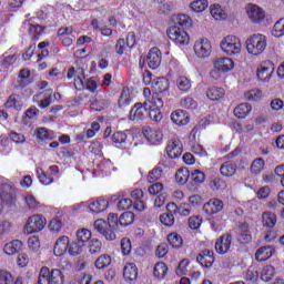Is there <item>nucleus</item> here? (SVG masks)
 Wrapping results in <instances>:
<instances>
[{"mask_svg":"<svg viewBox=\"0 0 284 284\" xmlns=\"http://www.w3.org/2000/svg\"><path fill=\"white\" fill-rule=\"evenodd\" d=\"M152 88L154 90L151 97V105L155 108H163L168 97H170V80L165 78H158L153 80Z\"/></svg>","mask_w":284,"mask_h":284,"instance_id":"f257e3e1","label":"nucleus"},{"mask_svg":"<svg viewBox=\"0 0 284 284\" xmlns=\"http://www.w3.org/2000/svg\"><path fill=\"white\" fill-rule=\"evenodd\" d=\"M265 48H267V39L261 33L253 34L246 40V50L250 54H253L254 57L263 54Z\"/></svg>","mask_w":284,"mask_h":284,"instance_id":"f03ea898","label":"nucleus"},{"mask_svg":"<svg viewBox=\"0 0 284 284\" xmlns=\"http://www.w3.org/2000/svg\"><path fill=\"white\" fill-rule=\"evenodd\" d=\"M108 221L110 227L121 231V227H128V225H132V223H134V213L128 211L122 213L120 217L116 213H110L108 216Z\"/></svg>","mask_w":284,"mask_h":284,"instance_id":"7ed1b4c3","label":"nucleus"},{"mask_svg":"<svg viewBox=\"0 0 284 284\" xmlns=\"http://www.w3.org/2000/svg\"><path fill=\"white\" fill-rule=\"evenodd\" d=\"M94 230L101 234L105 241H115L116 232L120 230H114V227L110 226V221L105 222V220H97L93 224Z\"/></svg>","mask_w":284,"mask_h":284,"instance_id":"20e7f679","label":"nucleus"},{"mask_svg":"<svg viewBox=\"0 0 284 284\" xmlns=\"http://www.w3.org/2000/svg\"><path fill=\"white\" fill-rule=\"evenodd\" d=\"M221 49L229 55L241 53V40L235 36H227L221 42Z\"/></svg>","mask_w":284,"mask_h":284,"instance_id":"39448f33","label":"nucleus"},{"mask_svg":"<svg viewBox=\"0 0 284 284\" xmlns=\"http://www.w3.org/2000/svg\"><path fill=\"white\" fill-rule=\"evenodd\" d=\"M166 34L171 41H174L178 45H187L190 43V36L185 30L179 27H171Z\"/></svg>","mask_w":284,"mask_h":284,"instance_id":"423d86ee","label":"nucleus"},{"mask_svg":"<svg viewBox=\"0 0 284 284\" xmlns=\"http://www.w3.org/2000/svg\"><path fill=\"white\" fill-rule=\"evenodd\" d=\"M45 217L43 215H32L28 219L27 224L24 225V229L28 234H34L37 232H41L43 227H45Z\"/></svg>","mask_w":284,"mask_h":284,"instance_id":"0eeeda50","label":"nucleus"},{"mask_svg":"<svg viewBox=\"0 0 284 284\" xmlns=\"http://www.w3.org/2000/svg\"><path fill=\"white\" fill-rule=\"evenodd\" d=\"M14 203V191L10 184L0 185V214L3 212L6 205H12Z\"/></svg>","mask_w":284,"mask_h":284,"instance_id":"6e6552de","label":"nucleus"},{"mask_svg":"<svg viewBox=\"0 0 284 284\" xmlns=\"http://www.w3.org/2000/svg\"><path fill=\"white\" fill-rule=\"evenodd\" d=\"M194 52L200 59L207 58L212 52V44L210 43V40L202 39L201 41L195 42Z\"/></svg>","mask_w":284,"mask_h":284,"instance_id":"1a4fd4ad","label":"nucleus"},{"mask_svg":"<svg viewBox=\"0 0 284 284\" xmlns=\"http://www.w3.org/2000/svg\"><path fill=\"white\" fill-rule=\"evenodd\" d=\"M144 138L151 143L152 145H159L161 141H163V132L152 129V126H144L142 129Z\"/></svg>","mask_w":284,"mask_h":284,"instance_id":"9d476101","label":"nucleus"},{"mask_svg":"<svg viewBox=\"0 0 284 284\" xmlns=\"http://www.w3.org/2000/svg\"><path fill=\"white\" fill-rule=\"evenodd\" d=\"M236 240L242 245H247L252 242V232L250 231V225L247 223H242L236 230Z\"/></svg>","mask_w":284,"mask_h":284,"instance_id":"9b49d317","label":"nucleus"},{"mask_svg":"<svg viewBox=\"0 0 284 284\" xmlns=\"http://www.w3.org/2000/svg\"><path fill=\"white\" fill-rule=\"evenodd\" d=\"M232 247V234H223L215 242V251L217 254H227Z\"/></svg>","mask_w":284,"mask_h":284,"instance_id":"f8f14e48","label":"nucleus"},{"mask_svg":"<svg viewBox=\"0 0 284 284\" xmlns=\"http://www.w3.org/2000/svg\"><path fill=\"white\" fill-rule=\"evenodd\" d=\"M166 153L171 159H179L183 154V143H181V140L172 139L166 146Z\"/></svg>","mask_w":284,"mask_h":284,"instance_id":"ddd939ff","label":"nucleus"},{"mask_svg":"<svg viewBox=\"0 0 284 284\" xmlns=\"http://www.w3.org/2000/svg\"><path fill=\"white\" fill-rule=\"evenodd\" d=\"M246 12H247L248 19L253 23H261V21L265 19V11H263V9H261V7L256 4H248L246 7Z\"/></svg>","mask_w":284,"mask_h":284,"instance_id":"4468645a","label":"nucleus"},{"mask_svg":"<svg viewBox=\"0 0 284 284\" xmlns=\"http://www.w3.org/2000/svg\"><path fill=\"white\" fill-rule=\"evenodd\" d=\"M148 115L149 111L143 108V103H135L130 111L129 119L130 121H144Z\"/></svg>","mask_w":284,"mask_h":284,"instance_id":"2eb2a0df","label":"nucleus"},{"mask_svg":"<svg viewBox=\"0 0 284 284\" xmlns=\"http://www.w3.org/2000/svg\"><path fill=\"white\" fill-rule=\"evenodd\" d=\"M70 247V237L62 235L60 236L53 247L54 256H63Z\"/></svg>","mask_w":284,"mask_h":284,"instance_id":"dca6fc26","label":"nucleus"},{"mask_svg":"<svg viewBox=\"0 0 284 284\" xmlns=\"http://www.w3.org/2000/svg\"><path fill=\"white\" fill-rule=\"evenodd\" d=\"M146 63L151 70H156L161 65V50L152 48L146 54Z\"/></svg>","mask_w":284,"mask_h":284,"instance_id":"f3484780","label":"nucleus"},{"mask_svg":"<svg viewBox=\"0 0 284 284\" xmlns=\"http://www.w3.org/2000/svg\"><path fill=\"white\" fill-rule=\"evenodd\" d=\"M223 201H221L220 199H211L203 205V211L209 216H212V214H219V212L223 210Z\"/></svg>","mask_w":284,"mask_h":284,"instance_id":"a211bd4d","label":"nucleus"},{"mask_svg":"<svg viewBox=\"0 0 284 284\" xmlns=\"http://www.w3.org/2000/svg\"><path fill=\"white\" fill-rule=\"evenodd\" d=\"M171 121L175 125H187L190 123V113L183 110H175L171 113Z\"/></svg>","mask_w":284,"mask_h":284,"instance_id":"6ab92c4d","label":"nucleus"},{"mask_svg":"<svg viewBox=\"0 0 284 284\" xmlns=\"http://www.w3.org/2000/svg\"><path fill=\"white\" fill-rule=\"evenodd\" d=\"M138 276H139V268L136 267V264L129 263L124 266V271H123L124 281H128L129 283H133V281H136Z\"/></svg>","mask_w":284,"mask_h":284,"instance_id":"aec40b11","label":"nucleus"},{"mask_svg":"<svg viewBox=\"0 0 284 284\" xmlns=\"http://www.w3.org/2000/svg\"><path fill=\"white\" fill-rule=\"evenodd\" d=\"M214 68L222 73L230 72L234 68V61L230 58H217L214 62Z\"/></svg>","mask_w":284,"mask_h":284,"instance_id":"412c9836","label":"nucleus"},{"mask_svg":"<svg viewBox=\"0 0 284 284\" xmlns=\"http://www.w3.org/2000/svg\"><path fill=\"white\" fill-rule=\"evenodd\" d=\"M23 251V242L21 240H13L7 243L3 247V252L7 253L9 256L12 254H19V252Z\"/></svg>","mask_w":284,"mask_h":284,"instance_id":"4be33fe9","label":"nucleus"},{"mask_svg":"<svg viewBox=\"0 0 284 284\" xmlns=\"http://www.w3.org/2000/svg\"><path fill=\"white\" fill-rule=\"evenodd\" d=\"M274 252H276L274 246H262L256 251L255 258L260 262L267 261V258H272V256H274Z\"/></svg>","mask_w":284,"mask_h":284,"instance_id":"5701e85b","label":"nucleus"},{"mask_svg":"<svg viewBox=\"0 0 284 284\" xmlns=\"http://www.w3.org/2000/svg\"><path fill=\"white\" fill-rule=\"evenodd\" d=\"M206 97L211 101H221L225 97V89L219 87H211L206 90Z\"/></svg>","mask_w":284,"mask_h":284,"instance_id":"b1692460","label":"nucleus"},{"mask_svg":"<svg viewBox=\"0 0 284 284\" xmlns=\"http://www.w3.org/2000/svg\"><path fill=\"white\" fill-rule=\"evenodd\" d=\"M108 201L106 200H95L89 204L90 212L93 214H101V212H105L108 210Z\"/></svg>","mask_w":284,"mask_h":284,"instance_id":"393cba45","label":"nucleus"},{"mask_svg":"<svg viewBox=\"0 0 284 284\" xmlns=\"http://www.w3.org/2000/svg\"><path fill=\"white\" fill-rule=\"evenodd\" d=\"M220 172L222 176H234L236 174V163L230 161L224 162L220 168Z\"/></svg>","mask_w":284,"mask_h":284,"instance_id":"a878e982","label":"nucleus"},{"mask_svg":"<svg viewBox=\"0 0 284 284\" xmlns=\"http://www.w3.org/2000/svg\"><path fill=\"white\" fill-rule=\"evenodd\" d=\"M250 112H252V104L250 103H242L234 109V114L237 119H245Z\"/></svg>","mask_w":284,"mask_h":284,"instance_id":"bb28decb","label":"nucleus"},{"mask_svg":"<svg viewBox=\"0 0 284 284\" xmlns=\"http://www.w3.org/2000/svg\"><path fill=\"white\" fill-rule=\"evenodd\" d=\"M109 106H110V101H108L101 97H98L90 104L91 110H94L95 112H101L102 110H105Z\"/></svg>","mask_w":284,"mask_h":284,"instance_id":"cd10ccee","label":"nucleus"},{"mask_svg":"<svg viewBox=\"0 0 284 284\" xmlns=\"http://www.w3.org/2000/svg\"><path fill=\"white\" fill-rule=\"evenodd\" d=\"M190 170H187V168H181L175 173V181L180 183V185H185V183L190 181Z\"/></svg>","mask_w":284,"mask_h":284,"instance_id":"c85d7f7f","label":"nucleus"},{"mask_svg":"<svg viewBox=\"0 0 284 284\" xmlns=\"http://www.w3.org/2000/svg\"><path fill=\"white\" fill-rule=\"evenodd\" d=\"M263 170H265V160L263 158L254 159L251 163V173L257 176V174H261Z\"/></svg>","mask_w":284,"mask_h":284,"instance_id":"c756f323","label":"nucleus"},{"mask_svg":"<svg viewBox=\"0 0 284 284\" xmlns=\"http://www.w3.org/2000/svg\"><path fill=\"white\" fill-rule=\"evenodd\" d=\"M75 72L78 74L77 79L74 80L75 90H85V71L82 68H79Z\"/></svg>","mask_w":284,"mask_h":284,"instance_id":"7c9ffc66","label":"nucleus"},{"mask_svg":"<svg viewBox=\"0 0 284 284\" xmlns=\"http://www.w3.org/2000/svg\"><path fill=\"white\" fill-rule=\"evenodd\" d=\"M272 72H274L273 68L261 65L257 69V79L260 81H270V79L272 78Z\"/></svg>","mask_w":284,"mask_h":284,"instance_id":"2f4dec72","label":"nucleus"},{"mask_svg":"<svg viewBox=\"0 0 284 284\" xmlns=\"http://www.w3.org/2000/svg\"><path fill=\"white\" fill-rule=\"evenodd\" d=\"M111 264H112V257L108 254L100 255L95 260L97 270H105V267H110Z\"/></svg>","mask_w":284,"mask_h":284,"instance_id":"473e14b6","label":"nucleus"},{"mask_svg":"<svg viewBox=\"0 0 284 284\" xmlns=\"http://www.w3.org/2000/svg\"><path fill=\"white\" fill-rule=\"evenodd\" d=\"M210 12L213 18H215L216 21H221L223 19H227V13L223 10V8L220 4H213L211 6Z\"/></svg>","mask_w":284,"mask_h":284,"instance_id":"72a5a7b5","label":"nucleus"},{"mask_svg":"<svg viewBox=\"0 0 284 284\" xmlns=\"http://www.w3.org/2000/svg\"><path fill=\"white\" fill-rule=\"evenodd\" d=\"M168 241L171 247H173L174 250H179L183 246V237H181L179 233H170L168 235Z\"/></svg>","mask_w":284,"mask_h":284,"instance_id":"f704fd0d","label":"nucleus"},{"mask_svg":"<svg viewBox=\"0 0 284 284\" xmlns=\"http://www.w3.org/2000/svg\"><path fill=\"white\" fill-rule=\"evenodd\" d=\"M262 223L265 227H274V225H276V214L272 212H264L262 214Z\"/></svg>","mask_w":284,"mask_h":284,"instance_id":"c9c22d12","label":"nucleus"},{"mask_svg":"<svg viewBox=\"0 0 284 284\" xmlns=\"http://www.w3.org/2000/svg\"><path fill=\"white\" fill-rule=\"evenodd\" d=\"M166 274L168 265H165L163 262H158L153 268V276H155V278H165Z\"/></svg>","mask_w":284,"mask_h":284,"instance_id":"e433bc0d","label":"nucleus"},{"mask_svg":"<svg viewBox=\"0 0 284 284\" xmlns=\"http://www.w3.org/2000/svg\"><path fill=\"white\" fill-rule=\"evenodd\" d=\"M92 239V232L88 229H81L77 231V240L78 243H81L82 245L85 246V243Z\"/></svg>","mask_w":284,"mask_h":284,"instance_id":"4c0bfd02","label":"nucleus"},{"mask_svg":"<svg viewBox=\"0 0 284 284\" xmlns=\"http://www.w3.org/2000/svg\"><path fill=\"white\" fill-rule=\"evenodd\" d=\"M49 283L50 284H63V273L61 270L54 268L49 271Z\"/></svg>","mask_w":284,"mask_h":284,"instance_id":"58836bf2","label":"nucleus"},{"mask_svg":"<svg viewBox=\"0 0 284 284\" xmlns=\"http://www.w3.org/2000/svg\"><path fill=\"white\" fill-rule=\"evenodd\" d=\"M29 26V34H32L33 41H39V37L43 34V30H45V27L41 24H30Z\"/></svg>","mask_w":284,"mask_h":284,"instance_id":"ea45409f","label":"nucleus"},{"mask_svg":"<svg viewBox=\"0 0 284 284\" xmlns=\"http://www.w3.org/2000/svg\"><path fill=\"white\" fill-rule=\"evenodd\" d=\"M85 250L84 244H81L77 240L69 244V254L70 256H79Z\"/></svg>","mask_w":284,"mask_h":284,"instance_id":"a19ab883","label":"nucleus"},{"mask_svg":"<svg viewBox=\"0 0 284 284\" xmlns=\"http://www.w3.org/2000/svg\"><path fill=\"white\" fill-rule=\"evenodd\" d=\"M19 80H18V85L19 88H28V85H30V70L28 69H22L20 70L19 73Z\"/></svg>","mask_w":284,"mask_h":284,"instance_id":"79ce46f5","label":"nucleus"},{"mask_svg":"<svg viewBox=\"0 0 284 284\" xmlns=\"http://www.w3.org/2000/svg\"><path fill=\"white\" fill-rule=\"evenodd\" d=\"M276 274L274 266L266 265L263 267L261 272V280L264 281V283H270L272 281V277Z\"/></svg>","mask_w":284,"mask_h":284,"instance_id":"37998d69","label":"nucleus"},{"mask_svg":"<svg viewBox=\"0 0 284 284\" xmlns=\"http://www.w3.org/2000/svg\"><path fill=\"white\" fill-rule=\"evenodd\" d=\"M190 179L195 185H201L202 183H205V173L201 170H193Z\"/></svg>","mask_w":284,"mask_h":284,"instance_id":"c03bdc74","label":"nucleus"},{"mask_svg":"<svg viewBox=\"0 0 284 284\" xmlns=\"http://www.w3.org/2000/svg\"><path fill=\"white\" fill-rule=\"evenodd\" d=\"M112 141L115 143V145H123V143L128 141V131H118L113 133Z\"/></svg>","mask_w":284,"mask_h":284,"instance_id":"a18cd8bd","label":"nucleus"},{"mask_svg":"<svg viewBox=\"0 0 284 284\" xmlns=\"http://www.w3.org/2000/svg\"><path fill=\"white\" fill-rule=\"evenodd\" d=\"M225 186H226V183L221 178H212L210 180V187L211 190H213V192H217V190H223L225 189Z\"/></svg>","mask_w":284,"mask_h":284,"instance_id":"49530a36","label":"nucleus"},{"mask_svg":"<svg viewBox=\"0 0 284 284\" xmlns=\"http://www.w3.org/2000/svg\"><path fill=\"white\" fill-rule=\"evenodd\" d=\"M273 37H276L277 39L281 37H284V18L280 19L273 27L272 30Z\"/></svg>","mask_w":284,"mask_h":284,"instance_id":"de8ad7c7","label":"nucleus"},{"mask_svg":"<svg viewBox=\"0 0 284 284\" xmlns=\"http://www.w3.org/2000/svg\"><path fill=\"white\" fill-rule=\"evenodd\" d=\"M176 85L182 92H187L190 88H192V82H190V79L185 77H180L176 80Z\"/></svg>","mask_w":284,"mask_h":284,"instance_id":"09e8293b","label":"nucleus"},{"mask_svg":"<svg viewBox=\"0 0 284 284\" xmlns=\"http://www.w3.org/2000/svg\"><path fill=\"white\" fill-rule=\"evenodd\" d=\"M38 284H50V268H48L47 266H43L40 270Z\"/></svg>","mask_w":284,"mask_h":284,"instance_id":"8fccbe9b","label":"nucleus"},{"mask_svg":"<svg viewBox=\"0 0 284 284\" xmlns=\"http://www.w3.org/2000/svg\"><path fill=\"white\" fill-rule=\"evenodd\" d=\"M34 134L37 136L38 143H41L43 141H50V134L48 133V129L45 128H38Z\"/></svg>","mask_w":284,"mask_h":284,"instance_id":"3c124183","label":"nucleus"},{"mask_svg":"<svg viewBox=\"0 0 284 284\" xmlns=\"http://www.w3.org/2000/svg\"><path fill=\"white\" fill-rule=\"evenodd\" d=\"M190 7L193 12H203L207 8V0H195Z\"/></svg>","mask_w":284,"mask_h":284,"instance_id":"603ef678","label":"nucleus"},{"mask_svg":"<svg viewBox=\"0 0 284 284\" xmlns=\"http://www.w3.org/2000/svg\"><path fill=\"white\" fill-rule=\"evenodd\" d=\"M130 101V91L123 89L118 102L119 108H128Z\"/></svg>","mask_w":284,"mask_h":284,"instance_id":"864d4df0","label":"nucleus"},{"mask_svg":"<svg viewBox=\"0 0 284 284\" xmlns=\"http://www.w3.org/2000/svg\"><path fill=\"white\" fill-rule=\"evenodd\" d=\"M262 97L263 92H261L258 89H253L245 93V99L247 101H261Z\"/></svg>","mask_w":284,"mask_h":284,"instance_id":"5fc2aeb1","label":"nucleus"},{"mask_svg":"<svg viewBox=\"0 0 284 284\" xmlns=\"http://www.w3.org/2000/svg\"><path fill=\"white\" fill-rule=\"evenodd\" d=\"M181 108H185V110H196L197 103L193 98H185L180 101Z\"/></svg>","mask_w":284,"mask_h":284,"instance_id":"6e6d98bb","label":"nucleus"},{"mask_svg":"<svg viewBox=\"0 0 284 284\" xmlns=\"http://www.w3.org/2000/svg\"><path fill=\"white\" fill-rule=\"evenodd\" d=\"M156 109H151L149 111V118L151 121H155L156 123H159V121L163 120V112H161L162 108L155 106Z\"/></svg>","mask_w":284,"mask_h":284,"instance_id":"4d7b16f0","label":"nucleus"},{"mask_svg":"<svg viewBox=\"0 0 284 284\" xmlns=\"http://www.w3.org/2000/svg\"><path fill=\"white\" fill-rule=\"evenodd\" d=\"M102 243L98 239H93L89 242L90 254H99L101 252Z\"/></svg>","mask_w":284,"mask_h":284,"instance_id":"13d9d810","label":"nucleus"},{"mask_svg":"<svg viewBox=\"0 0 284 284\" xmlns=\"http://www.w3.org/2000/svg\"><path fill=\"white\" fill-rule=\"evenodd\" d=\"M24 203L28 210H39V202L33 197V195H27L24 197Z\"/></svg>","mask_w":284,"mask_h":284,"instance_id":"bf43d9fd","label":"nucleus"},{"mask_svg":"<svg viewBox=\"0 0 284 284\" xmlns=\"http://www.w3.org/2000/svg\"><path fill=\"white\" fill-rule=\"evenodd\" d=\"M17 61V55L16 54H12V55H3L2 58H0V65L2 68H10V65H13L14 62Z\"/></svg>","mask_w":284,"mask_h":284,"instance_id":"052dcab7","label":"nucleus"},{"mask_svg":"<svg viewBox=\"0 0 284 284\" xmlns=\"http://www.w3.org/2000/svg\"><path fill=\"white\" fill-rule=\"evenodd\" d=\"M160 221L166 227H172L174 225V215L172 213H163L160 215Z\"/></svg>","mask_w":284,"mask_h":284,"instance_id":"680f3d73","label":"nucleus"},{"mask_svg":"<svg viewBox=\"0 0 284 284\" xmlns=\"http://www.w3.org/2000/svg\"><path fill=\"white\" fill-rule=\"evenodd\" d=\"M37 174H38V179H39L40 183H42V185H50L54 181V179L48 178V175L45 174V172H43L42 169H38Z\"/></svg>","mask_w":284,"mask_h":284,"instance_id":"e2e57ef3","label":"nucleus"},{"mask_svg":"<svg viewBox=\"0 0 284 284\" xmlns=\"http://www.w3.org/2000/svg\"><path fill=\"white\" fill-rule=\"evenodd\" d=\"M121 250L124 256H126V254H130V252H132V243L130 242V239L124 237L121 240Z\"/></svg>","mask_w":284,"mask_h":284,"instance_id":"0e129e2a","label":"nucleus"},{"mask_svg":"<svg viewBox=\"0 0 284 284\" xmlns=\"http://www.w3.org/2000/svg\"><path fill=\"white\" fill-rule=\"evenodd\" d=\"M84 85V90H89V92H97V78H90L85 80Z\"/></svg>","mask_w":284,"mask_h":284,"instance_id":"69168bd1","label":"nucleus"},{"mask_svg":"<svg viewBox=\"0 0 284 284\" xmlns=\"http://www.w3.org/2000/svg\"><path fill=\"white\" fill-rule=\"evenodd\" d=\"M12 274L7 271H0V284H12Z\"/></svg>","mask_w":284,"mask_h":284,"instance_id":"338daca9","label":"nucleus"},{"mask_svg":"<svg viewBox=\"0 0 284 284\" xmlns=\"http://www.w3.org/2000/svg\"><path fill=\"white\" fill-rule=\"evenodd\" d=\"M132 207V201L130 199H122L118 202V210L125 211Z\"/></svg>","mask_w":284,"mask_h":284,"instance_id":"774afa93","label":"nucleus"}]
</instances>
